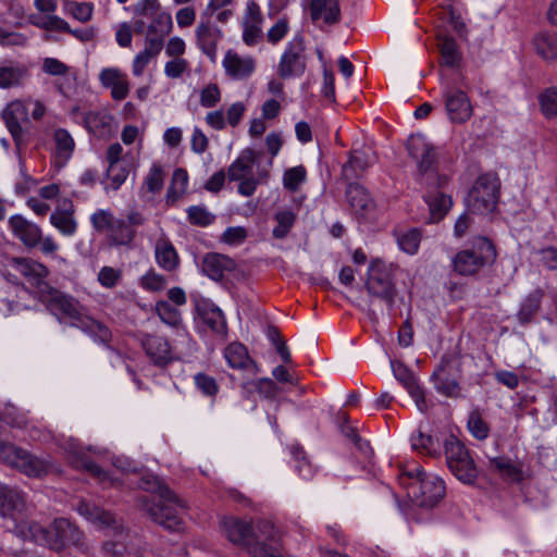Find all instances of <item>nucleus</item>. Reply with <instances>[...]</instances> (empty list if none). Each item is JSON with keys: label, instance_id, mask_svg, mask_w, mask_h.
<instances>
[{"label": "nucleus", "instance_id": "a211bd4d", "mask_svg": "<svg viewBox=\"0 0 557 557\" xmlns=\"http://www.w3.org/2000/svg\"><path fill=\"white\" fill-rule=\"evenodd\" d=\"M451 361L443 358L440 366L432 373L431 380L438 394L448 398H461V386L458 377L451 373Z\"/></svg>", "mask_w": 557, "mask_h": 557}, {"label": "nucleus", "instance_id": "5701e85b", "mask_svg": "<svg viewBox=\"0 0 557 557\" xmlns=\"http://www.w3.org/2000/svg\"><path fill=\"white\" fill-rule=\"evenodd\" d=\"M236 268L235 261L226 255L218 252L207 253L201 262V271L213 281H221L226 272Z\"/></svg>", "mask_w": 557, "mask_h": 557}, {"label": "nucleus", "instance_id": "c85d7f7f", "mask_svg": "<svg viewBox=\"0 0 557 557\" xmlns=\"http://www.w3.org/2000/svg\"><path fill=\"white\" fill-rule=\"evenodd\" d=\"M72 326H75L91 337L95 342L110 347L113 335L108 325L103 322L98 321L89 315L83 314L78 322H73Z\"/></svg>", "mask_w": 557, "mask_h": 557}, {"label": "nucleus", "instance_id": "680f3d73", "mask_svg": "<svg viewBox=\"0 0 557 557\" xmlns=\"http://www.w3.org/2000/svg\"><path fill=\"white\" fill-rule=\"evenodd\" d=\"M539 100L541 110L546 117L557 115V87L547 88L540 95Z\"/></svg>", "mask_w": 557, "mask_h": 557}, {"label": "nucleus", "instance_id": "aec40b11", "mask_svg": "<svg viewBox=\"0 0 557 557\" xmlns=\"http://www.w3.org/2000/svg\"><path fill=\"white\" fill-rule=\"evenodd\" d=\"M75 206L69 198L59 200L55 210L50 215V223L64 236H73L77 231Z\"/></svg>", "mask_w": 557, "mask_h": 557}, {"label": "nucleus", "instance_id": "6ab92c4d", "mask_svg": "<svg viewBox=\"0 0 557 557\" xmlns=\"http://www.w3.org/2000/svg\"><path fill=\"white\" fill-rule=\"evenodd\" d=\"M445 108L453 123H465L472 115V106L468 95L462 90L447 88L444 91Z\"/></svg>", "mask_w": 557, "mask_h": 557}, {"label": "nucleus", "instance_id": "2eb2a0df", "mask_svg": "<svg viewBox=\"0 0 557 557\" xmlns=\"http://www.w3.org/2000/svg\"><path fill=\"white\" fill-rule=\"evenodd\" d=\"M139 343L150 362L165 368L176 360L168 337L156 333H140Z\"/></svg>", "mask_w": 557, "mask_h": 557}, {"label": "nucleus", "instance_id": "f03ea898", "mask_svg": "<svg viewBox=\"0 0 557 557\" xmlns=\"http://www.w3.org/2000/svg\"><path fill=\"white\" fill-rule=\"evenodd\" d=\"M140 486L157 493V495L149 497H140L141 508L147 515L168 531L180 532L184 530V521L181 517V512L186 507L184 502L154 476L143 479Z\"/></svg>", "mask_w": 557, "mask_h": 557}, {"label": "nucleus", "instance_id": "bf43d9fd", "mask_svg": "<svg viewBox=\"0 0 557 557\" xmlns=\"http://www.w3.org/2000/svg\"><path fill=\"white\" fill-rule=\"evenodd\" d=\"M307 171L304 165H297L285 171L283 175V185L289 191H297L300 185L306 181Z\"/></svg>", "mask_w": 557, "mask_h": 557}, {"label": "nucleus", "instance_id": "58836bf2", "mask_svg": "<svg viewBox=\"0 0 557 557\" xmlns=\"http://www.w3.org/2000/svg\"><path fill=\"white\" fill-rule=\"evenodd\" d=\"M76 510L81 516L99 525L109 527L115 521L111 512L106 511L95 504L84 499L77 503Z\"/></svg>", "mask_w": 557, "mask_h": 557}, {"label": "nucleus", "instance_id": "69168bd1", "mask_svg": "<svg viewBox=\"0 0 557 557\" xmlns=\"http://www.w3.org/2000/svg\"><path fill=\"white\" fill-rule=\"evenodd\" d=\"M288 30V20L286 17H282L268 30L267 39L270 44L276 45L287 35Z\"/></svg>", "mask_w": 557, "mask_h": 557}, {"label": "nucleus", "instance_id": "864d4df0", "mask_svg": "<svg viewBox=\"0 0 557 557\" xmlns=\"http://www.w3.org/2000/svg\"><path fill=\"white\" fill-rule=\"evenodd\" d=\"M275 220L277 224L273 228L272 234L275 238L283 239L293 228L296 222V215L290 210L280 211L275 214Z\"/></svg>", "mask_w": 557, "mask_h": 557}, {"label": "nucleus", "instance_id": "c03bdc74", "mask_svg": "<svg viewBox=\"0 0 557 557\" xmlns=\"http://www.w3.org/2000/svg\"><path fill=\"white\" fill-rule=\"evenodd\" d=\"M467 426L470 434L478 441H484L490 435V424L483 419L479 408L470 411Z\"/></svg>", "mask_w": 557, "mask_h": 557}, {"label": "nucleus", "instance_id": "7ed1b4c3", "mask_svg": "<svg viewBox=\"0 0 557 557\" xmlns=\"http://www.w3.org/2000/svg\"><path fill=\"white\" fill-rule=\"evenodd\" d=\"M399 484L406 488L408 497L419 507L433 508L445 496L444 481L428 474L421 467L405 469L398 474Z\"/></svg>", "mask_w": 557, "mask_h": 557}, {"label": "nucleus", "instance_id": "052dcab7", "mask_svg": "<svg viewBox=\"0 0 557 557\" xmlns=\"http://www.w3.org/2000/svg\"><path fill=\"white\" fill-rule=\"evenodd\" d=\"M156 312L162 322L170 326H177L182 319L180 311L169 301L160 300L156 302Z\"/></svg>", "mask_w": 557, "mask_h": 557}, {"label": "nucleus", "instance_id": "a18cd8bd", "mask_svg": "<svg viewBox=\"0 0 557 557\" xmlns=\"http://www.w3.org/2000/svg\"><path fill=\"white\" fill-rule=\"evenodd\" d=\"M53 141L57 156L69 160L75 148V141L69 131L65 128H57L53 132Z\"/></svg>", "mask_w": 557, "mask_h": 557}, {"label": "nucleus", "instance_id": "ddd939ff", "mask_svg": "<svg viewBox=\"0 0 557 557\" xmlns=\"http://www.w3.org/2000/svg\"><path fill=\"white\" fill-rule=\"evenodd\" d=\"M9 463L28 476L40 478L50 473L53 465L49 458L38 457L21 447L11 446L7 450Z\"/></svg>", "mask_w": 557, "mask_h": 557}, {"label": "nucleus", "instance_id": "09e8293b", "mask_svg": "<svg viewBox=\"0 0 557 557\" xmlns=\"http://www.w3.org/2000/svg\"><path fill=\"white\" fill-rule=\"evenodd\" d=\"M412 448L430 457L440 455V444L431 435L418 431L417 435L411 437Z\"/></svg>", "mask_w": 557, "mask_h": 557}, {"label": "nucleus", "instance_id": "5fc2aeb1", "mask_svg": "<svg viewBox=\"0 0 557 557\" xmlns=\"http://www.w3.org/2000/svg\"><path fill=\"white\" fill-rule=\"evenodd\" d=\"M71 463L77 469H85L90 474L100 480V482L104 483L109 478L108 474L94 462L90 458L85 455L75 454L71 457Z\"/></svg>", "mask_w": 557, "mask_h": 557}, {"label": "nucleus", "instance_id": "6e6552de", "mask_svg": "<svg viewBox=\"0 0 557 557\" xmlns=\"http://www.w3.org/2000/svg\"><path fill=\"white\" fill-rule=\"evenodd\" d=\"M29 102L30 98L26 100H13L7 104L1 113L2 120L17 149H21L28 143L30 128Z\"/></svg>", "mask_w": 557, "mask_h": 557}, {"label": "nucleus", "instance_id": "8fccbe9b", "mask_svg": "<svg viewBox=\"0 0 557 557\" xmlns=\"http://www.w3.org/2000/svg\"><path fill=\"white\" fill-rule=\"evenodd\" d=\"M422 238L419 228H410L397 235V244L399 248L408 255L417 253Z\"/></svg>", "mask_w": 557, "mask_h": 557}, {"label": "nucleus", "instance_id": "338daca9", "mask_svg": "<svg viewBox=\"0 0 557 557\" xmlns=\"http://www.w3.org/2000/svg\"><path fill=\"white\" fill-rule=\"evenodd\" d=\"M221 100V91L216 84L207 85L200 92V104L205 108H212Z\"/></svg>", "mask_w": 557, "mask_h": 557}, {"label": "nucleus", "instance_id": "13d9d810", "mask_svg": "<svg viewBox=\"0 0 557 557\" xmlns=\"http://www.w3.org/2000/svg\"><path fill=\"white\" fill-rule=\"evenodd\" d=\"M139 284L147 292H161L168 286V280L163 274L150 269L140 277Z\"/></svg>", "mask_w": 557, "mask_h": 557}, {"label": "nucleus", "instance_id": "f704fd0d", "mask_svg": "<svg viewBox=\"0 0 557 557\" xmlns=\"http://www.w3.org/2000/svg\"><path fill=\"white\" fill-rule=\"evenodd\" d=\"M371 163V160L364 151L354 150L348 161L342 168V178L346 182L359 178Z\"/></svg>", "mask_w": 557, "mask_h": 557}, {"label": "nucleus", "instance_id": "dca6fc26", "mask_svg": "<svg viewBox=\"0 0 557 557\" xmlns=\"http://www.w3.org/2000/svg\"><path fill=\"white\" fill-rule=\"evenodd\" d=\"M11 267L24 276L27 282L36 288L38 296L41 292H46L51 286L46 282L49 275V269L39 261L30 258H13Z\"/></svg>", "mask_w": 557, "mask_h": 557}, {"label": "nucleus", "instance_id": "774afa93", "mask_svg": "<svg viewBox=\"0 0 557 557\" xmlns=\"http://www.w3.org/2000/svg\"><path fill=\"white\" fill-rule=\"evenodd\" d=\"M121 278L122 272L111 267H103L98 273V281L106 288H113Z\"/></svg>", "mask_w": 557, "mask_h": 557}, {"label": "nucleus", "instance_id": "39448f33", "mask_svg": "<svg viewBox=\"0 0 557 557\" xmlns=\"http://www.w3.org/2000/svg\"><path fill=\"white\" fill-rule=\"evenodd\" d=\"M364 287L370 297L383 301L388 310L394 308L397 289L392 264L381 259L372 260L368 268Z\"/></svg>", "mask_w": 557, "mask_h": 557}, {"label": "nucleus", "instance_id": "37998d69", "mask_svg": "<svg viewBox=\"0 0 557 557\" xmlns=\"http://www.w3.org/2000/svg\"><path fill=\"white\" fill-rule=\"evenodd\" d=\"M84 122L90 133L102 136L110 129L111 116L102 112L90 111L86 113Z\"/></svg>", "mask_w": 557, "mask_h": 557}, {"label": "nucleus", "instance_id": "b1692460", "mask_svg": "<svg viewBox=\"0 0 557 557\" xmlns=\"http://www.w3.org/2000/svg\"><path fill=\"white\" fill-rule=\"evenodd\" d=\"M100 83L103 87L111 89V96L114 100L121 101L128 96L129 83L127 75L116 67L103 69L99 74Z\"/></svg>", "mask_w": 557, "mask_h": 557}, {"label": "nucleus", "instance_id": "9d476101", "mask_svg": "<svg viewBox=\"0 0 557 557\" xmlns=\"http://www.w3.org/2000/svg\"><path fill=\"white\" fill-rule=\"evenodd\" d=\"M39 300L60 322L69 321L72 325L73 322H78L83 315L82 306L76 298L52 286L46 292H41Z\"/></svg>", "mask_w": 557, "mask_h": 557}, {"label": "nucleus", "instance_id": "0e129e2a", "mask_svg": "<svg viewBox=\"0 0 557 557\" xmlns=\"http://www.w3.org/2000/svg\"><path fill=\"white\" fill-rule=\"evenodd\" d=\"M420 182L428 187L436 188L437 190L445 188L450 182V175L445 172H438L437 166L434 168L424 177H420Z\"/></svg>", "mask_w": 557, "mask_h": 557}, {"label": "nucleus", "instance_id": "de8ad7c7", "mask_svg": "<svg viewBox=\"0 0 557 557\" xmlns=\"http://www.w3.org/2000/svg\"><path fill=\"white\" fill-rule=\"evenodd\" d=\"M491 467L496 469L502 476L519 482L522 480V470L507 457H495L490 460Z\"/></svg>", "mask_w": 557, "mask_h": 557}, {"label": "nucleus", "instance_id": "9b49d317", "mask_svg": "<svg viewBox=\"0 0 557 557\" xmlns=\"http://www.w3.org/2000/svg\"><path fill=\"white\" fill-rule=\"evenodd\" d=\"M306 46L302 35L287 42L277 64V75L283 79L301 76L307 66Z\"/></svg>", "mask_w": 557, "mask_h": 557}, {"label": "nucleus", "instance_id": "72a5a7b5", "mask_svg": "<svg viewBox=\"0 0 557 557\" xmlns=\"http://www.w3.org/2000/svg\"><path fill=\"white\" fill-rule=\"evenodd\" d=\"M29 70L25 64L8 62L0 66V88L9 89L22 86L29 77Z\"/></svg>", "mask_w": 557, "mask_h": 557}, {"label": "nucleus", "instance_id": "2f4dec72", "mask_svg": "<svg viewBox=\"0 0 557 557\" xmlns=\"http://www.w3.org/2000/svg\"><path fill=\"white\" fill-rule=\"evenodd\" d=\"M258 156L259 153L251 148L244 149L238 158L228 166V180L232 182H237L243 178L252 176V166L256 163Z\"/></svg>", "mask_w": 557, "mask_h": 557}, {"label": "nucleus", "instance_id": "49530a36", "mask_svg": "<svg viewBox=\"0 0 557 557\" xmlns=\"http://www.w3.org/2000/svg\"><path fill=\"white\" fill-rule=\"evenodd\" d=\"M534 48L543 59H557V38L555 36L541 33L534 38Z\"/></svg>", "mask_w": 557, "mask_h": 557}, {"label": "nucleus", "instance_id": "4468645a", "mask_svg": "<svg viewBox=\"0 0 557 557\" xmlns=\"http://www.w3.org/2000/svg\"><path fill=\"white\" fill-rule=\"evenodd\" d=\"M407 149L417 164L419 177H424L438 165V151L423 135H410L407 139Z\"/></svg>", "mask_w": 557, "mask_h": 557}, {"label": "nucleus", "instance_id": "1a4fd4ad", "mask_svg": "<svg viewBox=\"0 0 557 557\" xmlns=\"http://www.w3.org/2000/svg\"><path fill=\"white\" fill-rule=\"evenodd\" d=\"M246 550L250 557H285L280 531L265 520L257 523L253 539Z\"/></svg>", "mask_w": 557, "mask_h": 557}, {"label": "nucleus", "instance_id": "f257e3e1", "mask_svg": "<svg viewBox=\"0 0 557 557\" xmlns=\"http://www.w3.org/2000/svg\"><path fill=\"white\" fill-rule=\"evenodd\" d=\"M13 531L25 541L47 546L57 552L67 546H75L83 553L88 552L84 534L65 518L55 519L50 529H46L35 521L22 520L14 523Z\"/></svg>", "mask_w": 557, "mask_h": 557}, {"label": "nucleus", "instance_id": "423d86ee", "mask_svg": "<svg viewBox=\"0 0 557 557\" xmlns=\"http://www.w3.org/2000/svg\"><path fill=\"white\" fill-rule=\"evenodd\" d=\"M500 181L495 173H484L480 175L466 199L467 208L472 213L493 212L499 199Z\"/></svg>", "mask_w": 557, "mask_h": 557}, {"label": "nucleus", "instance_id": "79ce46f5", "mask_svg": "<svg viewBox=\"0 0 557 557\" xmlns=\"http://www.w3.org/2000/svg\"><path fill=\"white\" fill-rule=\"evenodd\" d=\"M165 173L159 163H153L144 178L140 191L143 195L159 194L164 186Z\"/></svg>", "mask_w": 557, "mask_h": 557}, {"label": "nucleus", "instance_id": "4d7b16f0", "mask_svg": "<svg viewBox=\"0 0 557 557\" xmlns=\"http://www.w3.org/2000/svg\"><path fill=\"white\" fill-rule=\"evenodd\" d=\"M129 174V166L126 162L109 164L107 169V177L110 181L109 187L117 190L126 181Z\"/></svg>", "mask_w": 557, "mask_h": 557}, {"label": "nucleus", "instance_id": "412c9836", "mask_svg": "<svg viewBox=\"0 0 557 557\" xmlns=\"http://www.w3.org/2000/svg\"><path fill=\"white\" fill-rule=\"evenodd\" d=\"M9 226L13 235L27 248H35L39 245L41 228L37 224L27 221L20 214H15L9 219Z\"/></svg>", "mask_w": 557, "mask_h": 557}, {"label": "nucleus", "instance_id": "20e7f679", "mask_svg": "<svg viewBox=\"0 0 557 557\" xmlns=\"http://www.w3.org/2000/svg\"><path fill=\"white\" fill-rule=\"evenodd\" d=\"M495 245L484 236L473 238L471 245L459 250L453 258V269L462 276H472L495 262Z\"/></svg>", "mask_w": 557, "mask_h": 557}, {"label": "nucleus", "instance_id": "cd10ccee", "mask_svg": "<svg viewBox=\"0 0 557 557\" xmlns=\"http://www.w3.org/2000/svg\"><path fill=\"white\" fill-rule=\"evenodd\" d=\"M25 508L24 494L8 485H0V515L17 519Z\"/></svg>", "mask_w": 557, "mask_h": 557}, {"label": "nucleus", "instance_id": "393cba45", "mask_svg": "<svg viewBox=\"0 0 557 557\" xmlns=\"http://www.w3.org/2000/svg\"><path fill=\"white\" fill-rule=\"evenodd\" d=\"M225 73L233 79L248 78L256 70V60L252 57H242L228 50L223 59Z\"/></svg>", "mask_w": 557, "mask_h": 557}, {"label": "nucleus", "instance_id": "bb28decb", "mask_svg": "<svg viewBox=\"0 0 557 557\" xmlns=\"http://www.w3.org/2000/svg\"><path fill=\"white\" fill-rule=\"evenodd\" d=\"M224 358L227 364L233 369L245 370L252 375L259 372V367L249 357L246 346L238 342L231 343L225 347Z\"/></svg>", "mask_w": 557, "mask_h": 557}, {"label": "nucleus", "instance_id": "e2e57ef3", "mask_svg": "<svg viewBox=\"0 0 557 557\" xmlns=\"http://www.w3.org/2000/svg\"><path fill=\"white\" fill-rule=\"evenodd\" d=\"M392 370L396 380L404 385L407 392L419 384L413 373L404 363L392 361Z\"/></svg>", "mask_w": 557, "mask_h": 557}, {"label": "nucleus", "instance_id": "a878e982", "mask_svg": "<svg viewBox=\"0 0 557 557\" xmlns=\"http://www.w3.org/2000/svg\"><path fill=\"white\" fill-rule=\"evenodd\" d=\"M154 259L164 271L172 273L180 268L181 259L172 242L165 235L160 236L154 244Z\"/></svg>", "mask_w": 557, "mask_h": 557}, {"label": "nucleus", "instance_id": "f8f14e48", "mask_svg": "<svg viewBox=\"0 0 557 557\" xmlns=\"http://www.w3.org/2000/svg\"><path fill=\"white\" fill-rule=\"evenodd\" d=\"M135 14L151 18L147 28V37L164 38L172 30L173 22L170 13L162 11L158 0H141L134 8Z\"/></svg>", "mask_w": 557, "mask_h": 557}, {"label": "nucleus", "instance_id": "3c124183", "mask_svg": "<svg viewBox=\"0 0 557 557\" xmlns=\"http://www.w3.org/2000/svg\"><path fill=\"white\" fill-rule=\"evenodd\" d=\"M116 218L109 209H98L90 215V223L97 233L108 234Z\"/></svg>", "mask_w": 557, "mask_h": 557}, {"label": "nucleus", "instance_id": "7c9ffc66", "mask_svg": "<svg viewBox=\"0 0 557 557\" xmlns=\"http://www.w3.org/2000/svg\"><path fill=\"white\" fill-rule=\"evenodd\" d=\"M223 531L233 544L245 548H247L248 544L252 541L255 533L249 523L235 518H226L223 520Z\"/></svg>", "mask_w": 557, "mask_h": 557}, {"label": "nucleus", "instance_id": "473e14b6", "mask_svg": "<svg viewBox=\"0 0 557 557\" xmlns=\"http://www.w3.org/2000/svg\"><path fill=\"white\" fill-rule=\"evenodd\" d=\"M424 199L429 206L430 221L433 223L442 221L454 205L451 196L442 190L430 191Z\"/></svg>", "mask_w": 557, "mask_h": 557}, {"label": "nucleus", "instance_id": "4be33fe9", "mask_svg": "<svg viewBox=\"0 0 557 557\" xmlns=\"http://www.w3.org/2000/svg\"><path fill=\"white\" fill-rule=\"evenodd\" d=\"M309 14L313 23L322 21L325 25L338 24L342 18L339 0H311Z\"/></svg>", "mask_w": 557, "mask_h": 557}, {"label": "nucleus", "instance_id": "0eeeda50", "mask_svg": "<svg viewBox=\"0 0 557 557\" xmlns=\"http://www.w3.org/2000/svg\"><path fill=\"white\" fill-rule=\"evenodd\" d=\"M444 449L450 472L462 483L472 484L478 476V470L465 444L455 435H449L444 441Z\"/></svg>", "mask_w": 557, "mask_h": 557}, {"label": "nucleus", "instance_id": "603ef678", "mask_svg": "<svg viewBox=\"0 0 557 557\" xmlns=\"http://www.w3.org/2000/svg\"><path fill=\"white\" fill-rule=\"evenodd\" d=\"M186 213L188 222L199 227H207L215 220V215L209 212L205 206H190L187 208Z\"/></svg>", "mask_w": 557, "mask_h": 557}, {"label": "nucleus", "instance_id": "6e6d98bb", "mask_svg": "<svg viewBox=\"0 0 557 557\" xmlns=\"http://www.w3.org/2000/svg\"><path fill=\"white\" fill-rule=\"evenodd\" d=\"M29 21L33 25H35L41 29H46V30H57V32L70 30L69 23L57 15H47V16L32 15Z\"/></svg>", "mask_w": 557, "mask_h": 557}, {"label": "nucleus", "instance_id": "a19ab883", "mask_svg": "<svg viewBox=\"0 0 557 557\" xmlns=\"http://www.w3.org/2000/svg\"><path fill=\"white\" fill-rule=\"evenodd\" d=\"M438 47L441 52V64L454 67L461 61V53L456 41L448 36H438Z\"/></svg>", "mask_w": 557, "mask_h": 557}, {"label": "nucleus", "instance_id": "c9c22d12", "mask_svg": "<svg viewBox=\"0 0 557 557\" xmlns=\"http://www.w3.org/2000/svg\"><path fill=\"white\" fill-rule=\"evenodd\" d=\"M544 298V290L535 288L521 301L520 309L517 313V319L520 324L527 325L531 323L541 309L542 300Z\"/></svg>", "mask_w": 557, "mask_h": 557}, {"label": "nucleus", "instance_id": "4c0bfd02", "mask_svg": "<svg viewBox=\"0 0 557 557\" xmlns=\"http://www.w3.org/2000/svg\"><path fill=\"white\" fill-rule=\"evenodd\" d=\"M163 44L160 38L146 37L145 49L133 61V74L141 76L146 66L161 52Z\"/></svg>", "mask_w": 557, "mask_h": 557}, {"label": "nucleus", "instance_id": "c756f323", "mask_svg": "<svg viewBox=\"0 0 557 557\" xmlns=\"http://www.w3.org/2000/svg\"><path fill=\"white\" fill-rule=\"evenodd\" d=\"M222 32L209 23H200L196 28L197 45L200 50L211 60L215 61L218 42Z\"/></svg>", "mask_w": 557, "mask_h": 557}, {"label": "nucleus", "instance_id": "e433bc0d", "mask_svg": "<svg viewBox=\"0 0 557 557\" xmlns=\"http://www.w3.org/2000/svg\"><path fill=\"white\" fill-rule=\"evenodd\" d=\"M197 310L202 323L208 326L211 332L222 336L226 335L227 325L225 317L220 308L205 305L198 307Z\"/></svg>", "mask_w": 557, "mask_h": 557}, {"label": "nucleus", "instance_id": "ea45409f", "mask_svg": "<svg viewBox=\"0 0 557 557\" xmlns=\"http://www.w3.org/2000/svg\"><path fill=\"white\" fill-rule=\"evenodd\" d=\"M135 237L136 230L131 228L124 219H116L107 234L109 243L113 246H131Z\"/></svg>", "mask_w": 557, "mask_h": 557}, {"label": "nucleus", "instance_id": "f3484780", "mask_svg": "<svg viewBox=\"0 0 557 557\" xmlns=\"http://www.w3.org/2000/svg\"><path fill=\"white\" fill-rule=\"evenodd\" d=\"M346 199L352 213L359 221H368L374 215L376 205L367 189L360 184L348 183Z\"/></svg>", "mask_w": 557, "mask_h": 557}]
</instances>
